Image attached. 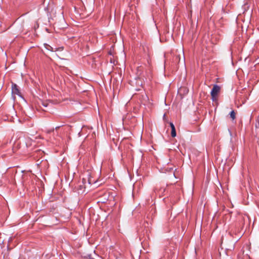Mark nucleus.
Returning a JSON list of instances; mask_svg holds the SVG:
<instances>
[{
	"mask_svg": "<svg viewBox=\"0 0 259 259\" xmlns=\"http://www.w3.org/2000/svg\"><path fill=\"white\" fill-rule=\"evenodd\" d=\"M220 87L215 84L213 85L212 89L211 91V99L213 101L216 100L217 97L220 91Z\"/></svg>",
	"mask_w": 259,
	"mask_h": 259,
	"instance_id": "f257e3e1",
	"label": "nucleus"
},
{
	"mask_svg": "<svg viewBox=\"0 0 259 259\" xmlns=\"http://www.w3.org/2000/svg\"><path fill=\"white\" fill-rule=\"evenodd\" d=\"M144 70V68L142 66H139L137 67V75L139 77H140V76H141L142 75V73L143 72Z\"/></svg>",
	"mask_w": 259,
	"mask_h": 259,
	"instance_id": "39448f33",
	"label": "nucleus"
},
{
	"mask_svg": "<svg viewBox=\"0 0 259 259\" xmlns=\"http://www.w3.org/2000/svg\"><path fill=\"white\" fill-rule=\"evenodd\" d=\"M176 58H179V56H176Z\"/></svg>",
	"mask_w": 259,
	"mask_h": 259,
	"instance_id": "9b49d317",
	"label": "nucleus"
},
{
	"mask_svg": "<svg viewBox=\"0 0 259 259\" xmlns=\"http://www.w3.org/2000/svg\"><path fill=\"white\" fill-rule=\"evenodd\" d=\"M54 129L52 128L51 130L47 131V133L48 134L51 133V132H53L54 131Z\"/></svg>",
	"mask_w": 259,
	"mask_h": 259,
	"instance_id": "6e6552de",
	"label": "nucleus"
},
{
	"mask_svg": "<svg viewBox=\"0 0 259 259\" xmlns=\"http://www.w3.org/2000/svg\"><path fill=\"white\" fill-rule=\"evenodd\" d=\"M157 189V188H155V189L154 190V192H155L156 191V190Z\"/></svg>",
	"mask_w": 259,
	"mask_h": 259,
	"instance_id": "9d476101",
	"label": "nucleus"
},
{
	"mask_svg": "<svg viewBox=\"0 0 259 259\" xmlns=\"http://www.w3.org/2000/svg\"><path fill=\"white\" fill-rule=\"evenodd\" d=\"M12 94L14 95H20V94L18 87L16 84H12Z\"/></svg>",
	"mask_w": 259,
	"mask_h": 259,
	"instance_id": "7ed1b4c3",
	"label": "nucleus"
},
{
	"mask_svg": "<svg viewBox=\"0 0 259 259\" xmlns=\"http://www.w3.org/2000/svg\"><path fill=\"white\" fill-rule=\"evenodd\" d=\"M44 46H45V48L49 51H50L51 52H53L54 51L53 48L51 46H50V45H49L48 44H44Z\"/></svg>",
	"mask_w": 259,
	"mask_h": 259,
	"instance_id": "423d86ee",
	"label": "nucleus"
},
{
	"mask_svg": "<svg viewBox=\"0 0 259 259\" xmlns=\"http://www.w3.org/2000/svg\"><path fill=\"white\" fill-rule=\"evenodd\" d=\"M230 117L231 118L233 119V120H234L236 118V113L235 112V111L234 110H232L230 113Z\"/></svg>",
	"mask_w": 259,
	"mask_h": 259,
	"instance_id": "0eeeda50",
	"label": "nucleus"
},
{
	"mask_svg": "<svg viewBox=\"0 0 259 259\" xmlns=\"http://www.w3.org/2000/svg\"><path fill=\"white\" fill-rule=\"evenodd\" d=\"M62 126H63V125H60V126H56V127H55V129H56V130H58V129H59L60 127H62Z\"/></svg>",
	"mask_w": 259,
	"mask_h": 259,
	"instance_id": "1a4fd4ad",
	"label": "nucleus"
},
{
	"mask_svg": "<svg viewBox=\"0 0 259 259\" xmlns=\"http://www.w3.org/2000/svg\"><path fill=\"white\" fill-rule=\"evenodd\" d=\"M76 189L78 191V193L80 192L84 193L85 192V187L83 181L81 182H79L76 187Z\"/></svg>",
	"mask_w": 259,
	"mask_h": 259,
	"instance_id": "f03ea898",
	"label": "nucleus"
},
{
	"mask_svg": "<svg viewBox=\"0 0 259 259\" xmlns=\"http://www.w3.org/2000/svg\"><path fill=\"white\" fill-rule=\"evenodd\" d=\"M170 126L171 128V136L172 137H175L176 136V131L175 125L172 122H170Z\"/></svg>",
	"mask_w": 259,
	"mask_h": 259,
	"instance_id": "20e7f679",
	"label": "nucleus"
}]
</instances>
